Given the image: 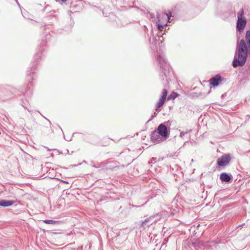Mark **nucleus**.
Wrapping results in <instances>:
<instances>
[{
    "mask_svg": "<svg viewBox=\"0 0 250 250\" xmlns=\"http://www.w3.org/2000/svg\"><path fill=\"white\" fill-rule=\"evenodd\" d=\"M248 55H250V30L246 32L245 39L237 42L235 57L232 64L233 67L236 68L243 66Z\"/></svg>",
    "mask_w": 250,
    "mask_h": 250,
    "instance_id": "1",
    "label": "nucleus"
},
{
    "mask_svg": "<svg viewBox=\"0 0 250 250\" xmlns=\"http://www.w3.org/2000/svg\"><path fill=\"white\" fill-rule=\"evenodd\" d=\"M244 12V9L241 8L240 11L237 13L238 20L236 28L239 32H241L244 30L247 24L246 19L243 17Z\"/></svg>",
    "mask_w": 250,
    "mask_h": 250,
    "instance_id": "2",
    "label": "nucleus"
},
{
    "mask_svg": "<svg viewBox=\"0 0 250 250\" xmlns=\"http://www.w3.org/2000/svg\"><path fill=\"white\" fill-rule=\"evenodd\" d=\"M157 61L161 68L162 72L164 73L165 76H167L169 73V64L167 62L164 57L161 55L158 56Z\"/></svg>",
    "mask_w": 250,
    "mask_h": 250,
    "instance_id": "3",
    "label": "nucleus"
},
{
    "mask_svg": "<svg viewBox=\"0 0 250 250\" xmlns=\"http://www.w3.org/2000/svg\"><path fill=\"white\" fill-rule=\"evenodd\" d=\"M231 160L229 154H226L218 158L217 160V164L219 167H225L228 165Z\"/></svg>",
    "mask_w": 250,
    "mask_h": 250,
    "instance_id": "4",
    "label": "nucleus"
},
{
    "mask_svg": "<svg viewBox=\"0 0 250 250\" xmlns=\"http://www.w3.org/2000/svg\"><path fill=\"white\" fill-rule=\"evenodd\" d=\"M167 90L166 89H164L163 90L162 96L155 106V110L157 112H159L161 111L160 107L165 103L166 98H167Z\"/></svg>",
    "mask_w": 250,
    "mask_h": 250,
    "instance_id": "5",
    "label": "nucleus"
},
{
    "mask_svg": "<svg viewBox=\"0 0 250 250\" xmlns=\"http://www.w3.org/2000/svg\"><path fill=\"white\" fill-rule=\"evenodd\" d=\"M166 123L164 124H160L157 129V131L158 132V133L161 135V136L162 137H164V138H167L169 133L168 132L167 128L166 126V125H165Z\"/></svg>",
    "mask_w": 250,
    "mask_h": 250,
    "instance_id": "6",
    "label": "nucleus"
},
{
    "mask_svg": "<svg viewBox=\"0 0 250 250\" xmlns=\"http://www.w3.org/2000/svg\"><path fill=\"white\" fill-rule=\"evenodd\" d=\"M165 138L162 137L158 132L155 130L151 133V139L152 141L154 143H159L162 141H164Z\"/></svg>",
    "mask_w": 250,
    "mask_h": 250,
    "instance_id": "7",
    "label": "nucleus"
},
{
    "mask_svg": "<svg viewBox=\"0 0 250 250\" xmlns=\"http://www.w3.org/2000/svg\"><path fill=\"white\" fill-rule=\"evenodd\" d=\"M222 80V78L219 75H216L215 76L211 78L209 80L210 84L213 86H217L219 84L220 81Z\"/></svg>",
    "mask_w": 250,
    "mask_h": 250,
    "instance_id": "8",
    "label": "nucleus"
},
{
    "mask_svg": "<svg viewBox=\"0 0 250 250\" xmlns=\"http://www.w3.org/2000/svg\"><path fill=\"white\" fill-rule=\"evenodd\" d=\"M154 221L153 220V216H150L149 218L146 219L144 221H143L141 225V228H143L144 229H146V227H149L150 225H151L153 222Z\"/></svg>",
    "mask_w": 250,
    "mask_h": 250,
    "instance_id": "9",
    "label": "nucleus"
},
{
    "mask_svg": "<svg viewBox=\"0 0 250 250\" xmlns=\"http://www.w3.org/2000/svg\"><path fill=\"white\" fill-rule=\"evenodd\" d=\"M220 179L222 182L228 183L232 179V175L230 174L223 172L220 175Z\"/></svg>",
    "mask_w": 250,
    "mask_h": 250,
    "instance_id": "10",
    "label": "nucleus"
},
{
    "mask_svg": "<svg viewBox=\"0 0 250 250\" xmlns=\"http://www.w3.org/2000/svg\"><path fill=\"white\" fill-rule=\"evenodd\" d=\"M14 203V201L12 200H0V206L3 207H8L12 206Z\"/></svg>",
    "mask_w": 250,
    "mask_h": 250,
    "instance_id": "11",
    "label": "nucleus"
},
{
    "mask_svg": "<svg viewBox=\"0 0 250 250\" xmlns=\"http://www.w3.org/2000/svg\"><path fill=\"white\" fill-rule=\"evenodd\" d=\"M193 246L195 248L198 247L200 249H203L204 246L203 245V243L200 240L197 241V242L193 243Z\"/></svg>",
    "mask_w": 250,
    "mask_h": 250,
    "instance_id": "12",
    "label": "nucleus"
},
{
    "mask_svg": "<svg viewBox=\"0 0 250 250\" xmlns=\"http://www.w3.org/2000/svg\"><path fill=\"white\" fill-rule=\"evenodd\" d=\"M43 222L47 224H55L58 222V221L53 220H45Z\"/></svg>",
    "mask_w": 250,
    "mask_h": 250,
    "instance_id": "13",
    "label": "nucleus"
},
{
    "mask_svg": "<svg viewBox=\"0 0 250 250\" xmlns=\"http://www.w3.org/2000/svg\"><path fill=\"white\" fill-rule=\"evenodd\" d=\"M178 96V94L174 92H173L171 93V94L169 95L168 99H175Z\"/></svg>",
    "mask_w": 250,
    "mask_h": 250,
    "instance_id": "14",
    "label": "nucleus"
},
{
    "mask_svg": "<svg viewBox=\"0 0 250 250\" xmlns=\"http://www.w3.org/2000/svg\"><path fill=\"white\" fill-rule=\"evenodd\" d=\"M191 131V130H189L186 131V132H184V131L181 132V133L180 134V137L181 138H183L185 136V134L188 133Z\"/></svg>",
    "mask_w": 250,
    "mask_h": 250,
    "instance_id": "15",
    "label": "nucleus"
},
{
    "mask_svg": "<svg viewBox=\"0 0 250 250\" xmlns=\"http://www.w3.org/2000/svg\"><path fill=\"white\" fill-rule=\"evenodd\" d=\"M164 15L167 18V19L168 21H169V20H170V16H171V13H169V14H165Z\"/></svg>",
    "mask_w": 250,
    "mask_h": 250,
    "instance_id": "16",
    "label": "nucleus"
},
{
    "mask_svg": "<svg viewBox=\"0 0 250 250\" xmlns=\"http://www.w3.org/2000/svg\"><path fill=\"white\" fill-rule=\"evenodd\" d=\"M40 57H41L40 53H37V54H36V55L34 56V59L35 60H37L38 58H39Z\"/></svg>",
    "mask_w": 250,
    "mask_h": 250,
    "instance_id": "17",
    "label": "nucleus"
},
{
    "mask_svg": "<svg viewBox=\"0 0 250 250\" xmlns=\"http://www.w3.org/2000/svg\"><path fill=\"white\" fill-rule=\"evenodd\" d=\"M164 28V26L163 25H161L160 24H158V28L159 29V30H162V29H163Z\"/></svg>",
    "mask_w": 250,
    "mask_h": 250,
    "instance_id": "18",
    "label": "nucleus"
},
{
    "mask_svg": "<svg viewBox=\"0 0 250 250\" xmlns=\"http://www.w3.org/2000/svg\"><path fill=\"white\" fill-rule=\"evenodd\" d=\"M33 74H32V75ZM27 77L28 79H29V81H30L31 79H33L32 78H31V72H30V73H27Z\"/></svg>",
    "mask_w": 250,
    "mask_h": 250,
    "instance_id": "19",
    "label": "nucleus"
},
{
    "mask_svg": "<svg viewBox=\"0 0 250 250\" xmlns=\"http://www.w3.org/2000/svg\"><path fill=\"white\" fill-rule=\"evenodd\" d=\"M157 113L156 112H154L153 113V114L152 115V116H151V118L149 120H150L151 119H152L154 117H155L157 116Z\"/></svg>",
    "mask_w": 250,
    "mask_h": 250,
    "instance_id": "20",
    "label": "nucleus"
},
{
    "mask_svg": "<svg viewBox=\"0 0 250 250\" xmlns=\"http://www.w3.org/2000/svg\"><path fill=\"white\" fill-rule=\"evenodd\" d=\"M45 148H46L47 149L48 151H51L52 150V149L48 148L47 147H45Z\"/></svg>",
    "mask_w": 250,
    "mask_h": 250,
    "instance_id": "21",
    "label": "nucleus"
},
{
    "mask_svg": "<svg viewBox=\"0 0 250 250\" xmlns=\"http://www.w3.org/2000/svg\"><path fill=\"white\" fill-rule=\"evenodd\" d=\"M62 0V1H63V2H65V1H67V0Z\"/></svg>",
    "mask_w": 250,
    "mask_h": 250,
    "instance_id": "22",
    "label": "nucleus"
},
{
    "mask_svg": "<svg viewBox=\"0 0 250 250\" xmlns=\"http://www.w3.org/2000/svg\"><path fill=\"white\" fill-rule=\"evenodd\" d=\"M59 127L60 128V129H61V131H62V129L61 128V127L59 125Z\"/></svg>",
    "mask_w": 250,
    "mask_h": 250,
    "instance_id": "23",
    "label": "nucleus"
},
{
    "mask_svg": "<svg viewBox=\"0 0 250 250\" xmlns=\"http://www.w3.org/2000/svg\"><path fill=\"white\" fill-rule=\"evenodd\" d=\"M152 159H153V160H155V159H156V158H155V159L153 158H152Z\"/></svg>",
    "mask_w": 250,
    "mask_h": 250,
    "instance_id": "24",
    "label": "nucleus"
},
{
    "mask_svg": "<svg viewBox=\"0 0 250 250\" xmlns=\"http://www.w3.org/2000/svg\"><path fill=\"white\" fill-rule=\"evenodd\" d=\"M152 159H153V160H155V159H156V158H155V159L153 158H152Z\"/></svg>",
    "mask_w": 250,
    "mask_h": 250,
    "instance_id": "25",
    "label": "nucleus"
},
{
    "mask_svg": "<svg viewBox=\"0 0 250 250\" xmlns=\"http://www.w3.org/2000/svg\"><path fill=\"white\" fill-rule=\"evenodd\" d=\"M48 121H49V123L51 124V122L49 120H48Z\"/></svg>",
    "mask_w": 250,
    "mask_h": 250,
    "instance_id": "26",
    "label": "nucleus"
}]
</instances>
